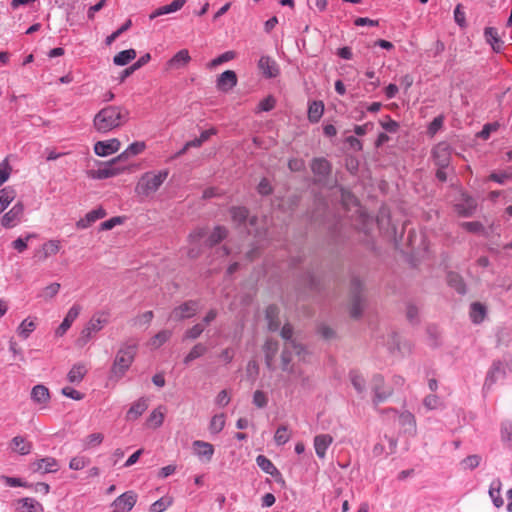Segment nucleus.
Wrapping results in <instances>:
<instances>
[{"mask_svg":"<svg viewBox=\"0 0 512 512\" xmlns=\"http://www.w3.org/2000/svg\"><path fill=\"white\" fill-rule=\"evenodd\" d=\"M128 119L129 111L125 107L108 105L94 116L93 126L98 132L107 133L121 127Z\"/></svg>","mask_w":512,"mask_h":512,"instance_id":"1","label":"nucleus"},{"mask_svg":"<svg viewBox=\"0 0 512 512\" xmlns=\"http://www.w3.org/2000/svg\"><path fill=\"white\" fill-rule=\"evenodd\" d=\"M138 346L136 343L125 342L118 349L113 364L110 368L109 379L118 382L122 379L131 367L137 354Z\"/></svg>","mask_w":512,"mask_h":512,"instance_id":"2","label":"nucleus"},{"mask_svg":"<svg viewBox=\"0 0 512 512\" xmlns=\"http://www.w3.org/2000/svg\"><path fill=\"white\" fill-rule=\"evenodd\" d=\"M168 171L162 170L158 173L147 172L139 179L135 191L138 195L149 196L156 192L168 177Z\"/></svg>","mask_w":512,"mask_h":512,"instance_id":"3","label":"nucleus"},{"mask_svg":"<svg viewBox=\"0 0 512 512\" xmlns=\"http://www.w3.org/2000/svg\"><path fill=\"white\" fill-rule=\"evenodd\" d=\"M364 286L361 280L353 276L350 281V316L358 319L362 316L365 306Z\"/></svg>","mask_w":512,"mask_h":512,"instance_id":"4","label":"nucleus"},{"mask_svg":"<svg viewBox=\"0 0 512 512\" xmlns=\"http://www.w3.org/2000/svg\"><path fill=\"white\" fill-rule=\"evenodd\" d=\"M199 310V302L197 300H188L181 305L175 307L170 315L169 319L173 321H183L189 319L197 314Z\"/></svg>","mask_w":512,"mask_h":512,"instance_id":"5","label":"nucleus"},{"mask_svg":"<svg viewBox=\"0 0 512 512\" xmlns=\"http://www.w3.org/2000/svg\"><path fill=\"white\" fill-rule=\"evenodd\" d=\"M292 352H295V354L298 356H302L306 350L305 347L299 342L284 343V347L281 353L282 370L288 371L290 373L293 372V367L290 366L292 361Z\"/></svg>","mask_w":512,"mask_h":512,"instance_id":"6","label":"nucleus"},{"mask_svg":"<svg viewBox=\"0 0 512 512\" xmlns=\"http://www.w3.org/2000/svg\"><path fill=\"white\" fill-rule=\"evenodd\" d=\"M107 323V320L101 317H93L87 325L82 329L80 336L76 340V345L79 347H84L92 337L93 333L100 331L104 325Z\"/></svg>","mask_w":512,"mask_h":512,"instance_id":"7","label":"nucleus"},{"mask_svg":"<svg viewBox=\"0 0 512 512\" xmlns=\"http://www.w3.org/2000/svg\"><path fill=\"white\" fill-rule=\"evenodd\" d=\"M310 168L316 177V182L318 183H326L328 177L332 173V165L324 157L313 158Z\"/></svg>","mask_w":512,"mask_h":512,"instance_id":"8","label":"nucleus"},{"mask_svg":"<svg viewBox=\"0 0 512 512\" xmlns=\"http://www.w3.org/2000/svg\"><path fill=\"white\" fill-rule=\"evenodd\" d=\"M372 391L374 393V405L384 402L393 394L392 388L385 387L384 377L380 374H376L372 378Z\"/></svg>","mask_w":512,"mask_h":512,"instance_id":"9","label":"nucleus"},{"mask_svg":"<svg viewBox=\"0 0 512 512\" xmlns=\"http://www.w3.org/2000/svg\"><path fill=\"white\" fill-rule=\"evenodd\" d=\"M434 163L439 168H446L450 164V146L447 143H439L432 151Z\"/></svg>","mask_w":512,"mask_h":512,"instance_id":"10","label":"nucleus"},{"mask_svg":"<svg viewBox=\"0 0 512 512\" xmlns=\"http://www.w3.org/2000/svg\"><path fill=\"white\" fill-rule=\"evenodd\" d=\"M24 207L21 202L16 203L1 219V224L5 228L14 227L23 216Z\"/></svg>","mask_w":512,"mask_h":512,"instance_id":"11","label":"nucleus"},{"mask_svg":"<svg viewBox=\"0 0 512 512\" xmlns=\"http://www.w3.org/2000/svg\"><path fill=\"white\" fill-rule=\"evenodd\" d=\"M123 170H125V167H118L115 164H112L111 160L106 163L104 168H100L98 170H89L87 174L90 178L93 179H107L118 175Z\"/></svg>","mask_w":512,"mask_h":512,"instance_id":"12","label":"nucleus"},{"mask_svg":"<svg viewBox=\"0 0 512 512\" xmlns=\"http://www.w3.org/2000/svg\"><path fill=\"white\" fill-rule=\"evenodd\" d=\"M237 85V75L233 70L221 73L216 81V87L222 92H228Z\"/></svg>","mask_w":512,"mask_h":512,"instance_id":"13","label":"nucleus"},{"mask_svg":"<svg viewBox=\"0 0 512 512\" xmlns=\"http://www.w3.org/2000/svg\"><path fill=\"white\" fill-rule=\"evenodd\" d=\"M120 141L116 138L107 141H98L94 145V152L98 156H108L120 149Z\"/></svg>","mask_w":512,"mask_h":512,"instance_id":"14","label":"nucleus"},{"mask_svg":"<svg viewBox=\"0 0 512 512\" xmlns=\"http://www.w3.org/2000/svg\"><path fill=\"white\" fill-rule=\"evenodd\" d=\"M80 311H81L80 305L74 304L67 312L62 323L56 329L55 334L57 336H63L66 333V331L71 327V325L75 321V319L79 316Z\"/></svg>","mask_w":512,"mask_h":512,"instance_id":"15","label":"nucleus"},{"mask_svg":"<svg viewBox=\"0 0 512 512\" xmlns=\"http://www.w3.org/2000/svg\"><path fill=\"white\" fill-rule=\"evenodd\" d=\"M279 345L276 340L273 339H267L263 345V351L265 354V364L266 367L273 371L275 369L274 366V358L278 352Z\"/></svg>","mask_w":512,"mask_h":512,"instance_id":"16","label":"nucleus"},{"mask_svg":"<svg viewBox=\"0 0 512 512\" xmlns=\"http://www.w3.org/2000/svg\"><path fill=\"white\" fill-rule=\"evenodd\" d=\"M191 61V57L187 49L178 51L170 60L166 63L167 70L180 69L185 67Z\"/></svg>","mask_w":512,"mask_h":512,"instance_id":"17","label":"nucleus"},{"mask_svg":"<svg viewBox=\"0 0 512 512\" xmlns=\"http://www.w3.org/2000/svg\"><path fill=\"white\" fill-rule=\"evenodd\" d=\"M258 67L267 78H274L279 74L277 63L269 56H262Z\"/></svg>","mask_w":512,"mask_h":512,"instance_id":"18","label":"nucleus"},{"mask_svg":"<svg viewBox=\"0 0 512 512\" xmlns=\"http://www.w3.org/2000/svg\"><path fill=\"white\" fill-rule=\"evenodd\" d=\"M280 309L277 305L271 304L266 308L265 318L268 322V329L270 331H277L280 328L281 321L279 318Z\"/></svg>","mask_w":512,"mask_h":512,"instance_id":"19","label":"nucleus"},{"mask_svg":"<svg viewBox=\"0 0 512 512\" xmlns=\"http://www.w3.org/2000/svg\"><path fill=\"white\" fill-rule=\"evenodd\" d=\"M136 499V494L132 491H128L117 497L113 502V505L119 509H122L124 512H128L134 507Z\"/></svg>","mask_w":512,"mask_h":512,"instance_id":"20","label":"nucleus"},{"mask_svg":"<svg viewBox=\"0 0 512 512\" xmlns=\"http://www.w3.org/2000/svg\"><path fill=\"white\" fill-rule=\"evenodd\" d=\"M105 216H106V211L103 208L99 207L97 209H94V210L88 212L84 218L77 221L76 227L78 229L88 228L96 220L104 218Z\"/></svg>","mask_w":512,"mask_h":512,"instance_id":"21","label":"nucleus"},{"mask_svg":"<svg viewBox=\"0 0 512 512\" xmlns=\"http://www.w3.org/2000/svg\"><path fill=\"white\" fill-rule=\"evenodd\" d=\"M33 470L35 472L52 473L58 470V462L52 457L42 458L37 460L33 464Z\"/></svg>","mask_w":512,"mask_h":512,"instance_id":"22","label":"nucleus"},{"mask_svg":"<svg viewBox=\"0 0 512 512\" xmlns=\"http://www.w3.org/2000/svg\"><path fill=\"white\" fill-rule=\"evenodd\" d=\"M333 438L328 434H320L314 438L315 452L319 458H324L327 448L332 443Z\"/></svg>","mask_w":512,"mask_h":512,"instance_id":"23","label":"nucleus"},{"mask_svg":"<svg viewBox=\"0 0 512 512\" xmlns=\"http://www.w3.org/2000/svg\"><path fill=\"white\" fill-rule=\"evenodd\" d=\"M17 510L19 512H43L44 507L33 498H22L18 500Z\"/></svg>","mask_w":512,"mask_h":512,"instance_id":"24","label":"nucleus"},{"mask_svg":"<svg viewBox=\"0 0 512 512\" xmlns=\"http://www.w3.org/2000/svg\"><path fill=\"white\" fill-rule=\"evenodd\" d=\"M505 367L501 362L494 363L485 382V386L489 387L496 381L505 378Z\"/></svg>","mask_w":512,"mask_h":512,"instance_id":"25","label":"nucleus"},{"mask_svg":"<svg viewBox=\"0 0 512 512\" xmlns=\"http://www.w3.org/2000/svg\"><path fill=\"white\" fill-rule=\"evenodd\" d=\"M31 399L38 404H46L50 399L49 389L44 385H36L32 388Z\"/></svg>","mask_w":512,"mask_h":512,"instance_id":"26","label":"nucleus"},{"mask_svg":"<svg viewBox=\"0 0 512 512\" xmlns=\"http://www.w3.org/2000/svg\"><path fill=\"white\" fill-rule=\"evenodd\" d=\"M486 41L492 46L495 52H500L503 41L500 39L496 28L487 27L484 31Z\"/></svg>","mask_w":512,"mask_h":512,"instance_id":"27","label":"nucleus"},{"mask_svg":"<svg viewBox=\"0 0 512 512\" xmlns=\"http://www.w3.org/2000/svg\"><path fill=\"white\" fill-rule=\"evenodd\" d=\"M477 202L471 197H465L462 203L456 205V211L459 215L468 217L476 210Z\"/></svg>","mask_w":512,"mask_h":512,"instance_id":"28","label":"nucleus"},{"mask_svg":"<svg viewBox=\"0 0 512 512\" xmlns=\"http://www.w3.org/2000/svg\"><path fill=\"white\" fill-rule=\"evenodd\" d=\"M193 447L195 453L199 457H205L208 461L211 460L214 453V447L212 444L201 440H196L193 442Z\"/></svg>","mask_w":512,"mask_h":512,"instance_id":"29","label":"nucleus"},{"mask_svg":"<svg viewBox=\"0 0 512 512\" xmlns=\"http://www.w3.org/2000/svg\"><path fill=\"white\" fill-rule=\"evenodd\" d=\"M148 408L147 401L144 398H140L136 401L128 410L126 414L127 420H135L140 417Z\"/></svg>","mask_w":512,"mask_h":512,"instance_id":"30","label":"nucleus"},{"mask_svg":"<svg viewBox=\"0 0 512 512\" xmlns=\"http://www.w3.org/2000/svg\"><path fill=\"white\" fill-rule=\"evenodd\" d=\"M487 309L486 306L480 302H474L471 304L470 317L473 323L479 324L486 317Z\"/></svg>","mask_w":512,"mask_h":512,"instance_id":"31","label":"nucleus"},{"mask_svg":"<svg viewBox=\"0 0 512 512\" xmlns=\"http://www.w3.org/2000/svg\"><path fill=\"white\" fill-rule=\"evenodd\" d=\"M324 112V104L322 101H313L308 107V119L311 123H317Z\"/></svg>","mask_w":512,"mask_h":512,"instance_id":"32","label":"nucleus"},{"mask_svg":"<svg viewBox=\"0 0 512 512\" xmlns=\"http://www.w3.org/2000/svg\"><path fill=\"white\" fill-rule=\"evenodd\" d=\"M12 449L20 455H27L32 449V444L22 436H15L11 441Z\"/></svg>","mask_w":512,"mask_h":512,"instance_id":"33","label":"nucleus"},{"mask_svg":"<svg viewBox=\"0 0 512 512\" xmlns=\"http://www.w3.org/2000/svg\"><path fill=\"white\" fill-rule=\"evenodd\" d=\"M15 190L7 186L0 190V214L9 206V204L15 199Z\"/></svg>","mask_w":512,"mask_h":512,"instance_id":"34","label":"nucleus"},{"mask_svg":"<svg viewBox=\"0 0 512 512\" xmlns=\"http://www.w3.org/2000/svg\"><path fill=\"white\" fill-rule=\"evenodd\" d=\"M447 282L449 286L454 288L459 294L466 293L465 283L459 274L455 272H449L447 275Z\"/></svg>","mask_w":512,"mask_h":512,"instance_id":"35","label":"nucleus"},{"mask_svg":"<svg viewBox=\"0 0 512 512\" xmlns=\"http://www.w3.org/2000/svg\"><path fill=\"white\" fill-rule=\"evenodd\" d=\"M501 482L500 480H494L489 488V496L491 497L493 504L500 508L504 504L503 498L500 496V490H501Z\"/></svg>","mask_w":512,"mask_h":512,"instance_id":"36","label":"nucleus"},{"mask_svg":"<svg viewBox=\"0 0 512 512\" xmlns=\"http://www.w3.org/2000/svg\"><path fill=\"white\" fill-rule=\"evenodd\" d=\"M87 370L83 364H75L68 372L67 378L71 383H80L84 378Z\"/></svg>","mask_w":512,"mask_h":512,"instance_id":"37","label":"nucleus"},{"mask_svg":"<svg viewBox=\"0 0 512 512\" xmlns=\"http://www.w3.org/2000/svg\"><path fill=\"white\" fill-rule=\"evenodd\" d=\"M227 229L223 226H216L207 239V245L212 247L220 243L227 236Z\"/></svg>","mask_w":512,"mask_h":512,"instance_id":"38","label":"nucleus"},{"mask_svg":"<svg viewBox=\"0 0 512 512\" xmlns=\"http://www.w3.org/2000/svg\"><path fill=\"white\" fill-rule=\"evenodd\" d=\"M136 57L134 49L123 50L114 56L113 62L115 65L124 66Z\"/></svg>","mask_w":512,"mask_h":512,"instance_id":"39","label":"nucleus"},{"mask_svg":"<svg viewBox=\"0 0 512 512\" xmlns=\"http://www.w3.org/2000/svg\"><path fill=\"white\" fill-rule=\"evenodd\" d=\"M207 347L203 343H197L184 358V364L188 365L193 360L203 356L207 352Z\"/></svg>","mask_w":512,"mask_h":512,"instance_id":"40","label":"nucleus"},{"mask_svg":"<svg viewBox=\"0 0 512 512\" xmlns=\"http://www.w3.org/2000/svg\"><path fill=\"white\" fill-rule=\"evenodd\" d=\"M256 463L267 474H270V475L279 474V470L264 455H258L256 458Z\"/></svg>","mask_w":512,"mask_h":512,"instance_id":"41","label":"nucleus"},{"mask_svg":"<svg viewBox=\"0 0 512 512\" xmlns=\"http://www.w3.org/2000/svg\"><path fill=\"white\" fill-rule=\"evenodd\" d=\"M351 383L358 393L365 391L366 381L364 377L357 371H351L349 374Z\"/></svg>","mask_w":512,"mask_h":512,"instance_id":"42","label":"nucleus"},{"mask_svg":"<svg viewBox=\"0 0 512 512\" xmlns=\"http://www.w3.org/2000/svg\"><path fill=\"white\" fill-rule=\"evenodd\" d=\"M230 213L233 221L238 224L244 223L249 215V211L245 207H232Z\"/></svg>","mask_w":512,"mask_h":512,"instance_id":"43","label":"nucleus"},{"mask_svg":"<svg viewBox=\"0 0 512 512\" xmlns=\"http://www.w3.org/2000/svg\"><path fill=\"white\" fill-rule=\"evenodd\" d=\"M173 503V498L166 496L162 497L159 500L155 501L151 506L149 511L150 512H163L166 510L169 506H171Z\"/></svg>","mask_w":512,"mask_h":512,"instance_id":"44","label":"nucleus"},{"mask_svg":"<svg viewBox=\"0 0 512 512\" xmlns=\"http://www.w3.org/2000/svg\"><path fill=\"white\" fill-rule=\"evenodd\" d=\"M36 324L34 321H29L28 319H25L22 321V323L19 325L17 332L20 337L23 339H27L30 334L35 330Z\"/></svg>","mask_w":512,"mask_h":512,"instance_id":"45","label":"nucleus"},{"mask_svg":"<svg viewBox=\"0 0 512 512\" xmlns=\"http://www.w3.org/2000/svg\"><path fill=\"white\" fill-rule=\"evenodd\" d=\"M103 439L104 435L102 433H92L83 440V447L84 449H90L99 446Z\"/></svg>","mask_w":512,"mask_h":512,"instance_id":"46","label":"nucleus"},{"mask_svg":"<svg viewBox=\"0 0 512 512\" xmlns=\"http://www.w3.org/2000/svg\"><path fill=\"white\" fill-rule=\"evenodd\" d=\"M290 437L291 435L288 431V427L285 425H281L274 435V440L277 445H284L289 441Z\"/></svg>","mask_w":512,"mask_h":512,"instance_id":"47","label":"nucleus"},{"mask_svg":"<svg viewBox=\"0 0 512 512\" xmlns=\"http://www.w3.org/2000/svg\"><path fill=\"white\" fill-rule=\"evenodd\" d=\"M225 425V417L224 414H218L212 417L210 421L209 429L211 433L217 434L219 433Z\"/></svg>","mask_w":512,"mask_h":512,"instance_id":"48","label":"nucleus"},{"mask_svg":"<svg viewBox=\"0 0 512 512\" xmlns=\"http://www.w3.org/2000/svg\"><path fill=\"white\" fill-rule=\"evenodd\" d=\"M406 318L411 324L419 323V309L413 303H408L406 307Z\"/></svg>","mask_w":512,"mask_h":512,"instance_id":"49","label":"nucleus"},{"mask_svg":"<svg viewBox=\"0 0 512 512\" xmlns=\"http://www.w3.org/2000/svg\"><path fill=\"white\" fill-rule=\"evenodd\" d=\"M203 331H204L203 324H201V323L195 324L193 327H191L190 329H188L185 332L183 340H188V339L195 340L198 337H200V335L203 333Z\"/></svg>","mask_w":512,"mask_h":512,"instance_id":"50","label":"nucleus"},{"mask_svg":"<svg viewBox=\"0 0 512 512\" xmlns=\"http://www.w3.org/2000/svg\"><path fill=\"white\" fill-rule=\"evenodd\" d=\"M41 248L43 249V251H45V254L50 257L59 252L60 241L59 240H49V241L45 242Z\"/></svg>","mask_w":512,"mask_h":512,"instance_id":"51","label":"nucleus"},{"mask_svg":"<svg viewBox=\"0 0 512 512\" xmlns=\"http://www.w3.org/2000/svg\"><path fill=\"white\" fill-rule=\"evenodd\" d=\"M132 25V21L128 19L120 28L114 31L106 38V44L111 45L122 33L127 31Z\"/></svg>","mask_w":512,"mask_h":512,"instance_id":"52","label":"nucleus"},{"mask_svg":"<svg viewBox=\"0 0 512 512\" xmlns=\"http://www.w3.org/2000/svg\"><path fill=\"white\" fill-rule=\"evenodd\" d=\"M153 317L154 314L152 311H146L133 319V325L139 327L148 325L152 321Z\"/></svg>","mask_w":512,"mask_h":512,"instance_id":"53","label":"nucleus"},{"mask_svg":"<svg viewBox=\"0 0 512 512\" xmlns=\"http://www.w3.org/2000/svg\"><path fill=\"white\" fill-rule=\"evenodd\" d=\"M481 462V457L479 455H469L467 456L466 458H464L461 462V464L463 465L464 469H475L476 467L479 466Z\"/></svg>","mask_w":512,"mask_h":512,"instance_id":"54","label":"nucleus"},{"mask_svg":"<svg viewBox=\"0 0 512 512\" xmlns=\"http://www.w3.org/2000/svg\"><path fill=\"white\" fill-rule=\"evenodd\" d=\"M163 420H164V414L156 409V410L152 411L149 418L147 419V422L149 425L153 426L154 428H157L162 425Z\"/></svg>","mask_w":512,"mask_h":512,"instance_id":"55","label":"nucleus"},{"mask_svg":"<svg viewBox=\"0 0 512 512\" xmlns=\"http://www.w3.org/2000/svg\"><path fill=\"white\" fill-rule=\"evenodd\" d=\"M186 3V0H174L170 4L162 6L164 14H169L180 10Z\"/></svg>","mask_w":512,"mask_h":512,"instance_id":"56","label":"nucleus"},{"mask_svg":"<svg viewBox=\"0 0 512 512\" xmlns=\"http://www.w3.org/2000/svg\"><path fill=\"white\" fill-rule=\"evenodd\" d=\"M34 234H28L25 238H17L12 242V247L18 252H23L27 249V242L33 238Z\"/></svg>","mask_w":512,"mask_h":512,"instance_id":"57","label":"nucleus"},{"mask_svg":"<svg viewBox=\"0 0 512 512\" xmlns=\"http://www.w3.org/2000/svg\"><path fill=\"white\" fill-rule=\"evenodd\" d=\"M399 420L402 426H409L410 428H415L416 426L415 418L413 414H411L410 412L406 411L401 413L399 416Z\"/></svg>","mask_w":512,"mask_h":512,"instance_id":"58","label":"nucleus"},{"mask_svg":"<svg viewBox=\"0 0 512 512\" xmlns=\"http://www.w3.org/2000/svg\"><path fill=\"white\" fill-rule=\"evenodd\" d=\"M281 337L285 340V343L287 342H298L295 338H293V327L286 323L281 331H280Z\"/></svg>","mask_w":512,"mask_h":512,"instance_id":"59","label":"nucleus"},{"mask_svg":"<svg viewBox=\"0 0 512 512\" xmlns=\"http://www.w3.org/2000/svg\"><path fill=\"white\" fill-rule=\"evenodd\" d=\"M60 287L61 286H60L59 283H52V284H50V285H48L47 287L44 288L42 296L45 299H51V298H53L54 296L57 295V293L60 290Z\"/></svg>","mask_w":512,"mask_h":512,"instance_id":"60","label":"nucleus"},{"mask_svg":"<svg viewBox=\"0 0 512 512\" xmlns=\"http://www.w3.org/2000/svg\"><path fill=\"white\" fill-rule=\"evenodd\" d=\"M510 178H511V175L509 173L503 172V171L493 172L489 176L490 180L497 182L499 184H505L508 180H510Z\"/></svg>","mask_w":512,"mask_h":512,"instance_id":"61","label":"nucleus"},{"mask_svg":"<svg viewBox=\"0 0 512 512\" xmlns=\"http://www.w3.org/2000/svg\"><path fill=\"white\" fill-rule=\"evenodd\" d=\"M461 226L465 230H467L468 232H471V233H479V232H482L484 230L483 225L480 222H478V221L463 222L461 224Z\"/></svg>","mask_w":512,"mask_h":512,"instance_id":"62","label":"nucleus"},{"mask_svg":"<svg viewBox=\"0 0 512 512\" xmlns=\"http://www.w3.org/2000/svg\"><path fill=\"white\" fill-rule=\"evenodd\" d=\"M257 191L259 194H261L263 196L270 195L272 193L273 189L270 185L269 180L266 178H263L257 186Z\"/></svg>","mask_w":512,"mask_h":512,"instance_id":"63","label":"nucleus"},{"mask_svg":"<svg viewBox=\"0 0 512 512\" xmlns=\"http://www.w3.org/2000/svg\"><path fill=\"white\" fill-rule=\"evenodd\" d=\"M267 402H268V399L265 395L264 392L260 391V390H257L254 392V395H253V403L259 407V408H263L267 405Z\"/></svg>","mask_w":512,"mask_h":512,"instance_id":"64","label":"nucleus"}]
</instances>
